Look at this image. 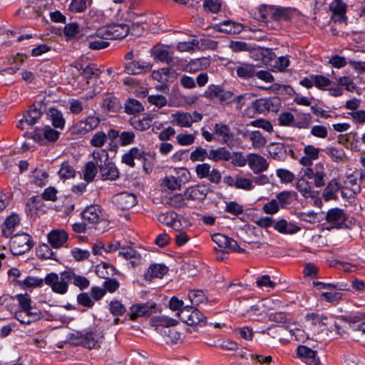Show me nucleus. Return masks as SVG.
Instances as JSON below:
<instances>
[{
    "label": "nucleus",
    "instance_id": "nucleus-51",
    "mask_svg": "<svg viewBox=\"0 0 365 365\" xmlns=\"http://www.w3.org/2000/svg\"><path fill=\"white\" fill-rule=\"evenodd\" d=\"M16 299L19 303V309L32 310V301L29 294H19L16 296Z\"/></svg>",
    "mask_w": 365,
    "mask_h": 365
},
{
    "label": "nucleus",
    "instance_id": "nucleus-23",
    "mask_svg": "<svg viewBox=\"0 0 365 365\" xmlns=\"http://www.w3.org/2000/svg\"><path fill=\"white\" fill-rule=\"evenodd\" d=\"M214 29L218 32L236 34L240 33L244 27L242 24L230 20H225L215 24Z\"/></svg>",
    "mask_w": 365,
    "mask_h": 365
},
{
    "label": "nucleus",
    "instance_id": "nucleus-62",
    "mask_svg": "<svg viewBox=\"0 0 365 365\" xmlns=\"http://www.w3.org/2000/svg\"><path fill=\"white\" fill-rule=\"evenodd\" d=\"M278 120L281 125L294 127L295 118L294 115L289 112L280 113Z\"/></svg>",
    "mask_w": 365,
    "mask_h": 365
},
{
    "label": "nucleus",
    "instance_id": "nucleus-12",
    "mask_svg": "<svg viewBox=\"0 0 365 365\" xmlns=\"http://www.w3.org/2000/svg\"><path fill=\"white\" fill-rule=\"evenodd\" d=\"M240 135L245 140H250L252 145L255 149H259L265 146L267 139L259 130H242L239 132Z\"/></svg>",
    "mask_w": 365,
    "mask_h": 365
},
{
    "label": "nucleus",
    "instance_id": "nucleus-63",
    "mask_svg": "<svg viewBox=\"0 0 365 365\" xmlns=\"http://www.w3.org/2000/svg\"><path fill=\"white\" fill-rule=\"evenodd\" d=\"M74 169L66 162L63 163L58 175L61 178L68 179L75 176Z\"/></svg>",
    "mask_w": 365,
    "mask_h": 365
},
{
    "label": "nucleus",
    "instance_id": "nucleus-7",
    "mask_svg": "<svg viewBox=\"0 0 365 365\" xmlns=\"http://www.w3.org/2000/svg\"><path fill=\"white\" fill-rule=\"evenodd\" d=\"M108 135L109 143L108 150L115 152L118 148V144L115 142L118 138H119V143L121 146H127L133 144L135 138V134L133 131H123L120 133L118 130L113 128L108 130Z\"/></svg>",
    "mask_w": 365,
    "mask_h": 365
},
{
    "label": "nucleus",
    "instance_id": "nucleus-34",
    "mask_svg": "<svg viewBox=\"0 0 365 365\" xmlns=\"http://www.w3.org/2000/svg\"><path fill=\"white\" fill-rule=\"evenodd\" d=\"M69 283L73 284L81 290L87 289L89 287L90 281L84 276L76 274L73 270L68 269Z\"/></svg>",
    "mask_w": 365,
    "mask_h": 365
},
{
    "label": "nucleus",
    "instance_id": "nucleus-53",
    "mask_svg": "<svg viewBox=\"0 0 365 365\" xmlns=\"http://www.w3.org/2000/svg\"><path fill=\"white\" fill-rule=\"evenodd\" d=\"M317 167H319V169H316L315 176L313 180L314 185L317 187H321L325 185L324 178L326 177V173L322 163L317 164Z\"/></svg>",
    "mask_w": 365,
    "mask_h": 365
},
{
    "label": "nucleus",
    "instance_id": "nucleus-11",
    "mask_svg": "<svg viewBox=\"0 0 365 365\" xmlns=\"http://www.w3.org/2000/svg\"><path fill=\"white\" fill-rule=\"evenodd\" d=\"M113 200L117 207L122 210H129L137 203L136 196L128 192L116 194L113 196Z\"/></svg>",
    "mask_w": 365,
    "mask_h": 365
},
{
    "label": "nucleus",
    "instance_id": "nucleus-20",
    "mask_svg": "<svg viewBox=\"0 0 365 365\" xmlns=\"http://www.w3.org/2000/svg\"><path fill=\"white\" fill-rule=\"evenodd\" d=\"M207 192V187L204 185L199 184L187 187L185 190V197L187 200L201 201L205 199Z\"/></svg>",
    "mask_w": 365,
    "mask_h": 365
},
{
    "label": "nucleus",
    "instance_id": "nucleus-36",
    "mask_svg": "<svg viewBox=\"0 0 365 365\" xmlns=\"http://www.w3.org/2000/svg\"><path fill=\"white\" fill-rule=\"evenodd\" d=\"M130 125L138 130H145L148 129L153 122V117L148 115L143 118L133 117L130 118Z\"/></svg>",
    "mask_w": 365,
    "mask_h": 365
},
{
    "label": "nucleus",
    "instance_id": "nucleus-16",
    "mask_svg": "<svg viewBox=\"0 0 365 365\" xmlns=\"http://www.w3.org/2000/svg\"><path fill=\"white\" fill-rule=\"evenodd\" d=\"M14 317L21 324H30L40 320L43 316L41 312L32 310L18 309L14 314Z\"/></svg>",
    "mask_w": 365,
    "mask_h": 365
},
{
    "label": "nucleus",
    "instance_id": "nucleus-35",
    "mask_svg": "<svg viewBox=\"0 0 365 365\" xmlns=\"http://www.w3.org/2000/svg\"><path fill=\"white\" fill-rule=\"evenodd\" d=\"M208 159L215 162L227 161L230 160L231 153L225 148L212 149L209 151Z\"/></svg>",
    "mask_w": 365,
    "mask_h": 365
},
{
    "label": "nucleus",
    "instance_id": "nucleus-39",
    "mask_svg": "<svg viewBox=\"0 0 365 365\" xmlns=\"http://www.w3.org/2000/svg\"><path fill=\"white\" fill-rule=\"evenodd\" d=\"M296 187L304 197L308 198L314 197V192L312 190L311 183L304 178L297 180Z\"/></svg>",
    "mask_w": 365,
    "mask_h": 365
},
{
    "label": "nucleus",
    "instance_id": "nucleus-40",
    "mask_svg": "<svg viewBox=\"0 0 365 365\" xmlns=\"http://www.w3.org/2000/svg\"><path fill=\"white\" fill-rule=\"evenodd\" d=\"M109 140L108 130L105 133L103 130L96 132L89 140L91 146L101 148Z\"/></svg>",
    "mask_w": 365,
    "mask_h": 365
},
{
    "label": "nucleus",
    "instance_id": "nucleus-24",
    "mask_svg": "<svg viewBox=\"0 0 365 365\" xmlns=\"http://www.w3.org/2000/svg\"><path fill=\"white\" fill-rule=\"evenodd\" d=\"M168 267L163 264H152L144 273L146 281H152L155 278H163L168 272Z\"/></svg>",
    "mask_w": 365,
    "mask_h": 365
},
{
    "label": "nucleus",
    "instance_id": "nucleus-59",
    "mask_svg": "<svg viewBox=\"0 0 365 365\" xmlns=\"http://www.w3.org/2000/svg\"><path fill=\"white\" fill-rule=\"evenodd\" d=\"M305 318L307 321H310L313 325L324 326L327 324V317L324 314L309 313Z\"/></svg>",
    "mask_w": 365,
    "mask_h": 365
},
{
    "label": "nucleus",
    "instance_id": "nucleus-21",
    "mask_svg": "<svg viewBox=\"0 0 365 365\" xmlns=\"http://www.w3.org/2000/svg\"><path fill=\"white\" fill-rule=\"evenodd\" d=\"M152 68V64L140 61H133L125 64L124 72L129 75H138L148 72Z\"/></svg>",
    "mask_w": 365,
    "mask_h": 365
},
{
    "label": "nucleus",
    "instance_id": "nucleus-50",
    "mask_svg": "<svg viewBox=\"0 0 365 365\" xmlns=\"http://www.w3.org/2000/svg\"><path fill=\"white\" fill-rule=\"evenodd\" d=\"M125 109L128 114H135L143 111L144 108L138 100L129 99L125 103Z\"/></svg>",
    "mask_w": 365,
    "mask_h": 365
},
{
    "label": "nucleus",
    "instance_id": "nucleus-54",
    "mask_svg": "<svg viewBox=\"0 0 365 365\" xmlns=\"http://www.w3.org/2000/svg\"><path fill=\"white\" fill-rule=\"evenodd\" d=\"M247 125L262 128L268 133H272L273 131V126L270 121L263 118L252 120L247 124Z\"/></svg>",
    "mask_w": 365,
    "mask_h": 365
},
{
    "label": "nucleus",
    "instance_id": "nucleus-32",
    "mask_svg": "<svg viewBox=\"0 0 365 365\" xmlns=\"http://www.w3.org/2000/svg\"><path fill=\"white\" fill-rule=\"evenodd\" d=\"M172 175L175 178V180L180 189L182 185L188 183L191 180L190 172L183 167L175 168Z\"/></svg>",
    "mask_w": 365,
    "mask_h": 365
},
{
    "label": "nucleus",
    "instance_id": "nucleus-9",
    "mask_svg": "<svg viewBox=\"0 0 365 365\" xmlns=\"http://www.w3.org/2000/svg\"><path fill=\"white\" fill-rule=\"evenodd\" d=\"M172 122L178 126L190 128L193 123H197L202 119V115L194 111L192 113L178 111L171 115Z\"/></svg>",
    "mask_w": 365,
    "mask_h": 365
},
{
    "label": "nucleus",
    "instance_id": "nucleus-4",
    "mask_svg": "<svg viewBox=\"0 0 365 365\" xmlns=\"http://www.w3.org/2000/svg\"><path fill=\"white\" fill-rule=\"evenodd\" d=\"M346 178L344 185L341 187V196L344 198H354L361 192V185L358 182L362 174L357 170L351 173H346Z\"/></svg>",
    "mask_w": 365,
    "mask_h": 365
},
{
    "label": "nucleus",
    "instance_id": "nucleus-13",
    "mask_svg": "<svg viewBox=\"0 0 365 365\" xmlns=\"http://www.w3.org/2000/svg\"><path fill=\"white\" fill-rule=\"evenodd\" d=\"M212 240L221 248L229 249L240 253L245 252V250L240 247L237 241L221 233L212 235Z\"/></svg>",
    "mask_w": 365,
    "mask_h": 365
},
{
    "label": "nucleus",
    "instance_id": "nucleus-25",
    "mask_svg": "<svg viewBox=\"0 0 365 365\" xmlns=\"http://www.w3.org/2000/svg\"><path fill=\"white\" fill-rule=\"evenodd\" d=\"M273 228L283 235H294L301 230V227L294 223L289 222L284 219H280L274 222Z\"/></svg>",
    "mask_w": 365,
    "mask_h": 365
},
{
    "label": "nucleus",
    "instance_id": "nucleus-42",
    "mask_svg": "<svg viewBox=\"0 0 365 365\" xmlns=\"http://www.w3.org/2000/svg\"><path fill=\"white\" fill-rule=\"evenodd\" d=\"M98 168L93 161L86 163L83 170V180L87 182H92L98 173Z\"/></svg>",
    "mask_w": 365,
    "mask_h": 365
},
{
    "label": "nucleus",
    "instance_id": "nucleus-19",
    "mask_svg": "<svg viewBox=\"0 0 365 365\" xmlns=\"http://www.w3.org/2000/svg\"><path fill=\"white\" fill-rule=\"evenodd\" d=\"M48 242L53 248H60L64 245L68 239V234L64 230L56 229L51 230L47 236Z\"/></svg>",
    "mask_w": 365,
    "mask_h": 365
},
{
    "label": "nucleus",
    "instance_id": "nucleus-18",
    "mask_svg": "<svg viewBox=\"0 0 365 365\" xmlns=\"http://www.w3.org/2000/svg\"><path fill=\"white\" fill-rule=\"evenodd\" d=\"M99 173L103 180H115L119 178V171L115 164L112 161H107L98 167Z\"/></svg>",
    "mask_w": 365,
    "mask_h": 365
},
{
    "label": "nucleus",
    "instance_id": "nucleus-30",
    "mask_svg": "<svg viewBox=\"0 0 365 365\" xmlns=\"http://www.w3.org/2000/svg\"><path fill=\"white\" fill-rule=\"evenodd\" d=\"M153 307L147 304H136L130 307V319L135 320L138 317L150 316L153 312Z\"/></svg>",
    "mask_w": 365,
    "mask_h": 365
},
{
    "label": "nucleus",
    "instance_id": "nucleus-31",
    "mask_svg": "<svg viewBox=\"0 0 365 365\" xmlns=\"http://www.w3.org/2000/svg\"><path fill=\"white\" fill-rule=\"evenodd\" d=\"M152 54L155 59L168 64L173 60V53L163 46L153 48Z\"/></svg>",
    "mask_w": 365,
    "mask_h": 365
},
{
    "label": "nucleus",
    "instance_id": "nucleus-49",
    "mask_svg": "<svg viewBox=\"0 0 365 365\" xmlns=\"http://www.w3.org/2000/svg\"><path fill=\"white\" fill-rule=\"evenodd\" d=\"M189 316L190 318L187 322V325H204L205 324V316L200 312H199L195 307L192 309V312H191V314Z\"/></svg>",
    "mask_w": 365,
    "mask_h": 365
},
{
    "label": "nucleus",
    "instance_id": "nucleus-57",
    "mask_svg": "<svg viewBox=\"0 0 365 365\" xmlns=\"http://www.w3.org/2000/svg\"><path fill=\"white\" fill-rule=\"evenodd\" d=\"M196 47H198V41L196 39L179 42L176 46L177 49L181 52H192Z\"/></svg>",
    "mask_w": 365,
    "mask_h": 365
},
{
    "label": "nucleus",
    "instance_id": "nucleus-58",
    "mask_svg": "<svg viewBox=\"0 0 365 365\" xmlns=\"http://www.w3.org/2000/svg\"><path fill=\"white\" fill-rule=\"evenodd\" d=\"M188 297L194 306L203 303L207 299L204 293L200 290H193L188 293Z\"/></svg>",
    "mask_w": 365,
    "mask_h": 365
},
{
    "label": "nucleus",
    "instance_id": "nucleus-61",
    "mask_svg": "<svg viewBox=\"0 0 365 365\" xmlns=\"http://www.w3.org/2000/svg\"><path fill=\"white\" fill-rule=\"evenodd\" d=\"M326 153L331 158L334 162H339L343 160L344 158V152L341 148H336L334 147L327 148Z\"/></svg>",
    "mask_w": 365,
    "mask_h": 365
},
{
    "label": "nucleus",
    "instance_id": "nucleus-5",
    "mask_svg": "<svg viewBox=\"0 0 365 365\" xmlns=\"http://www.w3.org/2000/svg\"><path fill=\"white\" fill-rule=\"evenodd\" d=\"M10 237V250L14 255L24 254L33 247L32 237L26 233H18Z\"/></svg>",
    "mask_w": 365,
    "mask_h": 365
},
{
    "label": "nucleus",
    "instance_id": "nucleus-27",
    "mask_svg": "<svg viewBox=\"0 0 365 365\" xmlns=\"http://www.w3.org/2000/svg\"><path fill=\"white\" fill-rule=\"evenodd\" d=\"M118 255L125 259L130 260L132 267L140 264L143 261L141 255L130 247H123L119 252Z\"/></svg>",
    "mask_w": 365,
    "mask_h": 365
},
{
    "label": "nucleus",
    "instance_id": "nucleus-10",
    "mask_svg": "<svg viewBox=\"0 0 365 365\" xmlns=\"http://www.w3.org/2000/svg\"><path fill=\"white\" fill-rule=\"evenodd\" d=\"M82 218L90 224H97L104 219L101 207L98 205L87 206L81 212Z\"/></svg>",
    "mask_w": 365,
    "mask_h": 365
},
{
    "label": "nucleus",
    "instance_id": "nucleus-29",
    "mask_svg": "<svg viewBox=\"0 0 365 365\" xmlns=\"http://www.w3.org/2000/svg\"><path fill=\"white\" fill-rule=\"evenodd\" d=\"M237 76L242 79H249L255 76L256 67L253 64L240 63L235 68Z\"/></svg>",
    "mask_w": 365,
    "mask_h": 365
},
{
    "label": "nucleus",
    "instance_id": "nucleus-6",
    "mask_svg": "<svg viewBox=\"0 0 365 365\" xmlns=\"http://www.w3.org/2000/svg\"><path fill=\"white\" fill-rule=\"evenodd\" d=\"M129 32V26L124 24H113L96 31V35L106 39H118L125 38Z\"/></svg>",
    "mask_w": 365,
    "mask_h": 365
},
{
    "label": "nucleus",
    "instance_id": "nucleus-55",
    "mask_svg": "<svg viewBox=\"0 0 365 365\" xmlns=\"http://www.w3.org/2000/svg\"><path fill=\"white\" fill-rule=\"evenodd\" d=\"M276 175L279 178L280 182L285 184L292 182L295 178L292 172L284 168L277 169Z\"/></svg>",
    "mask_w": 365,
    "mask_h": 365
},
{
    "label": "nucleus",
    "instance_id": "nucleus-1",
    "mask_svg": "<svg viewBox=\"0 0 365 365\" xmlns=\"http://www.w3.org/2000/svg\"><path fill=\"white\" fill-rule=\"evenodd\" d=\"M103 338V331L97 327H89L83 331H76L70 334L71 340L90 349L100 347Z\"/></svg>",
    "mask_w": 365,
    "mask_h": 365
},
{
    "label": "nucleus",
    "instance_id": "nucleus-26",
    "mask_svg": "<svg viewBox=\"0 0 365 365\" xmlns=\"http://www.w3.org/2000/svg\"><path fill=\"white\" fill-rule=\"evenodd\" d=\"M145 151L137 147L131 148L128 152L124 153L121 158V162L131 168L135 167V159H142L145 156Z\"/></svg>",
    "mask_w": 365,
    "mask_h": 365
},
{
    "label": "nucleus",
    "instance_id": "nucleus-45",
    "mask_svg": "<svg viewBox=\"0 0 365 365\" xmlns=\"http://www.w3.org/2000/svg\"><path fill=\"white\" fill-rule=\"evenodd\" d=\"M313 285L319 287V289L331 288L339 291H349V287L347 284L344 282L337 283H325L322 282H314Z\"/></svg>",
    "mask_w": 365,
    "mask_h": 365
},
{
    "label": "nucleus",
    "instance_id": "nucleus-41",
    "mask_svg": "<svg viewBox=\"0 0 365 365\" xmlns=\"http://www.w3.org/2000/svg\"><path fill=\"white\" fill-rule=\"evenodd\" d=\"M106 38H101L96 35L91 36L88 38V47L92 50H100L106 48L109 46V42Z\"/></svg>",
    "mask_w": 365,
    "mask_h": 365
},
{
    "label": "nucleus",
    "instance_id": "nucleus-47",
    "mask_svg": "<svg viewBox=\"0 0 365 365\" xmlns=\"http://www.w3.org/2000/svg\"><path fill=\"white\" fill-rule=\"evenodd\" d=\"M42 112L36 108H30L27 113L24 115L26 121L28 123V126H33L41 118Z\"/></svg>",
    "mask_w": 365,
    "mask_h": 365
},
{
    "label": "nucleus",
    "instance_id": "nucleus-64",
    "mask_svg": "<svg viewBox=\"0 0 365 365\" xmlns=\"http://www.w3.org/2000/svg\"><path fill=\"white\" fill-rule=\"evenodd\" d=\"M59 135V132L50 126H46L43 129V136L44 137V140L53 143L58 139Z\"/></svg>",
    "mask_w": 365,
    "mask_h": 365
},
{
    "label": "nucleus",
    "instance_id": "nucleus-52",
    "mask_svg": "<svg viewBox=\"0 0 365 365\" xmlns=\"http://www.w3.org/2000/svg\"><path fill=\"white\" fill-rule=\"evenodd\" d=\"M287 328L292 339L304 342L309 339V335L304 329L298 327L292 328L290 326Z\"/></svg>",
    "mask_w": 365,
    "mask_h": 365
},
{
    "label": "nucleus",
    "instance_id": "nucleus-60",
    "mask_svg": "<svg viewBox=\"0 0 365 365\" xmlns=\"http://www.w3.org/2000/svg\"><path fill=\"white\" fill-rule=\"evenodd\" d=\"M42 279L28 276L24 280L19 282V284L24 288L38 287L43 284Z\"/></svg>",
    "mask_w": 365,
    "mask_h": 365
},
{
    "label": "nucleus",
    "instance_id": "nucleus-37",
    "mask_svg": "<svg viewBox=\"0 0 365 365\" xmlns=\"http://www.w3.org/2000/svg\"><path fill=\"white\" fill-rule=\"evenodd\" d=\"M210 66V61L206 58H195L189 62L186 66V71L195 73L206 69Z\"/></svg>",
    "mask_w": 365,
    "mask_h": 365
},
{
    "label": "nucleus",
    "instance_id": "nucleus-3",
    "mask_svg": "<svg viewBox=\"0 0 365 365\" xmlns=\"http://www.w3.org/2000/svg\"><path fill=\"white\" fill-rule=\"evenodd\" d=\"M44 282L51 287L53 292L64 294L68 289L69 278L68 270L61 272L60 275L53 272L49 273L46 276Z\"/></svg>",
    "mask_w": 365,
    "mask_h": 365
},
{
    "label": "nucleus",
    "instance_id": "nucleus-56",
    "mask_svg": "<svg viewBox=\"0 0 365 365\" xmlns=\"http://www.w3.org/2000/svg\"><path fill=\"white\" fill-rule=\"evenodd\" d=\"M208 155L209 153L205 148L197 147L191 152L190 159L192 162L203 161L206 158H208Z\"/></svg>",
    "mask_w": 365,
    "mask_h": 365
},
{
    "label": "nucleus",
    "instance_id": "nucleus-44",
    "mask_svg": "<svg viewBox=\"0 0 365 365\" xmlns=\"http://www.w3.org/2000/svg\"><path fill=\"white\" fill-rule=\"evenodd\" d=\"M163 337L167 344H178L182 341L181 334L172 328L163 331Z\"/></svg>",
    "mask_w": 365,
    "mask_h": 365
},
{
    "label": "nucleus",
    "instance_id": "nucleus-43",
    "mask_svg": "<svg viewBox=\"0 0 365 365\" xmlns=\"http://www.w3.org/2000/svg\"><path fill=\"white\" fill-rule=\"evenodd\" d=\"M339 189L341 190L340 184L336 180H331L324 190L323 197L324 200L327 201L334 198L335 193Z\"/></svg>",
    "mask_w": 365,
    "mask_h": 365
},
{
    "label": "nucleus",
    "instance_id": "nucleus-14",
    "mask_svg": "<svg viewBox=\"0 0 365 365\" xmlns=\"http://www.w3.org/2000/svg\"><path fill=\"white\" fill-rule=\"evenodd\" d=\"M346 4L341 0H334L329 4V10L332 13L331 19L335 22L346 23Z\"/></svg>",
    "mask_w": 365,
    "mask_h": 365
},
{
    "label": "nucleus",
    "instance_id": "nucleus-48",
    "mask_svg": "<svg viewBox=\"0 0 365 365\" xmlns=\"http://www.w3.org/2000/svg\"><path fill=\"white\" fill-rule=\"evenodd\" d=\"M312 121V115L309 113H299L294 121V128H308Z\"/></svg>",
    "mask_w": 365,
    "mask_h": 365
},
{
    "label": "nucleus",
    "instance_id": "nucleus-22",
    "mask_svg": "<svg viewBox=\"0 0 365 365\" xmlns=\"http://www.w3.org/2000/svg\"><path fill=\"white\" fill-rule=\"evenodd\" d=\"M20 224V217L17 214L12 213L6 217L1 225V235L6 238L12 236L16 227Z\"/></svg>",
    "mask_w": 365,
    "mask_h": 365
},
{
    "label": "nucleus",
    "instance_id": "nucleus-2",
    "mask_svg": "<svg viewBox=\"0 0 365 365\" xmlns=\"http://www.w3.org/2000/svg\"><path fill=\"white\" fill-rule=\"evenodd\" d=\"M288 16L287 10L281 7L271 5H262L257 11L256 18L261 21H280Z\"/></svg>",
    "mask_w": 365,
    "mask_h": 365
},
{
    "label": "nucleus",
    "instance_id": "nucleus-17",
    "mask_svg": "<svg viewBox=\"0 0 365 365\" xmlns=\"http://www.w3.org/2000/svg\"><path fill=\"white\" fill-rule=\"evenodd\" d=\"M325 219L334 227L340 228L344 225L346 220V215L342 209L335 207L328 210Z\"/></svg>",
    "mask_w": 365,
    "mask_h": 365
},
{
    "label": "nucleus",
    "instance_id": "nucleus-8",
    "mask_svg": "<svg viewBox=\"0 0 365 365\" xmlns=\"http://www.w3.org/2000/svg\"><path fill=\"white\" fill-rule=\"evenodd\" d=\"M101 121L98 115H90L73 124L71 132L75 135H84L96 130L99 126Z\"/></svg>",
    "mask_w": 365,
    "mask_h": 365
},
{
    "label": "nucleus",
    "instance_id": "nucleus-28",
    "mask_svg": "<svg viewBox=\"0 0 365 365\" xmlns=\"http://www.w3.org/2000/svg\"><path fill=\"white\" fill-rule=\"evenodd\" d=\"M47 115L48 120L51 122L52 125L55 128H60L61 130L64 128L66 120L61 110L54 107L49 108Z\"/></svg>",
    "mask_w": 365,
    "mask_h": 365
},
{
    "label": "nucleus",
    "instance_id": "nucleus-38",
    "mask_svg": "<svg viewBox=\"0 0 365 365\" xmlns=\"http://www.w3.org/2000/svg\"><path fill=\"white\" fill-rule=\"evenodd\" d=\"M214 133L218 136L220 140L227 143L232 138V133L228 125L222 123H217L214 127Z\"/></svg>",
    "mask_w": 365,
    "mask_h": 365
},
{
    "label": "nucleus",
    "instance_id": "nucleus-15",
    "mask_svg": "<svg viewBox=\"0 0 365 365\" xmlns=\"http://www.w3.org/2000/svg\"><path fill=\"white\" fill-rule=\"evenodd\" d=\"M247 164L254 173L264 172L269 166L267 160L263 156L256 153H250L247 155Z\"/></svg>",
    "mask_w": 365,
    "mask_h": 365
},
{
    "label": "nucleus",
    "instance_id": "nucleus-46",
    "mask_svg": "<svg viewBox=\"0 0 365 365\" xmlns=\"http://www.w3.org/2000/svg\"><path fill=\"white\" fill-rule=\"evenodd\" d=\"M92 157L95 165L98 167L103 165L105 162L109 160L108 150L106 149H97L94 150L92 153Z\"/></svg>",
    "mask_w": 365,
    "mask_h": 365
},
{
    "label": "nucleus",
    "instance_id": "nucleus-33",
    "mask_svg": "<svg viewBox=\"0 0 365 365\" xmlns=\"http://www.w3.org/2000/svg\"><path fill=\"white\" fill-rule=\"evenodd\" d=\"M252 107L258 113H263L265 112L273 111L274 105L270 98H259L255 100L252 103Z\"/></svg>",
    "mask_w": 365,
    "mask_h": 365
}]
</instances>
